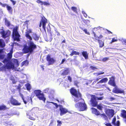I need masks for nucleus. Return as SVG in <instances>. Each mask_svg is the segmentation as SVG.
<instances>
[{
  "label": "nucleus",
  "mask_w": 126,
  "mask_h": 126,
  "mask_svg": "<svg viewBox=\"0 0 126 126\" xmlns=\"http://www.w3.org/2000/svg\"><path fill=\"white\" fill-rule=\"evenodd\" d=\"M71 94L74 96V102H76L80 100L82 102H79L75 104V107L79 110L80 111H83L87 109L86 105L84 101V99L82 98V95L79 91L74 88H71L70 90Z\"/></svg>",
  "instance_id": "obj_1"
},
{
  "label": "nucleus",
  "mask_w": 126,
  "mask_h": 126,
  "mask_svg": "<svg viewBox=\"0 0 126 126\" xmlns=\"http://www.w3.org/2000/svg\"><path fill=\"white\" fill-rule=\"evenodd\" d=\"M28 46L26 45L24 46L22 49L23 53H27L30 52L32 53L37 48V46L32 40H29L27 43Z\"/></svg>",
  "instance_id": "obj_2"
},
{
  "label": "nucleus",
  "mask_w": 126,
  "mask_h": 126,
  "mask_svg": "<svg viewBox=\"0 0 126 126\" xmlns=\"http://www.w3.org/2000/svg\"><path fill=\"white\" fill-rule=\"evenodd\" d=\"M13 53V50H11L10 52L7 54L6 58H4L2 62L4 64L7 63L9 65L8 66V67H11L12 68V69H13L14 67V65L11 61Z\"/></svg>",
  "instance_id": "obj_3"
},
{
  "label": "nucleus",
  "mask_w": 126,
  "mask_h": 126,
  "mask_svg": "<svg viewBox=\"0 0 126 126\" xmlns=\"http://www.w3.org/2000/svg\"><path fill=\"white\" fill-rule=\"evenodd\" d=\"M41 93V91L40 90H35L34 91V93L35 96L39 100H42L45 102L46 100V98L44 97L43 94Z\"/></svg>",
  "instance_id": "obj_4"
},
{
  "label": "nucleus",
  "mask_w": 126,
  "mask_h": 126,
  "mask_svg": "<svg viewBox=\"0 0 126 126\" xmlns=\"http://www.w3.org/2000/svg\"><path fill=\"white\" fill-rule=\"evenodd\" d=\"M37 112V109L33 108L27 113V116L30 120L34 121L35 120V113Z\"/></svg>",
  "instance_id": "obj_5"
},
{
  "label": "nucleus",
  "mask_w": 126,
  "mask_h": 126,
  "mask_svg": "<svg viewBox=\"0 0 126 126\" xmlns=\"http://www.w3.org/2000/svg\"><path fill=\"white\" fill-rule=\"evenodd\" d=\"M18 27H16L15 28H14L12 32V36L14 40L17 41H19L20 40L19 37L20 36L18 31Z\"/></svg>",
  "instance_id": "obj_6"
},
{
  "label": "nucleus",
  "mask_w": 126,
  "mask_h": 126,
  "mask_svg": "<svg viewBox=\"0 0 126 126\" xmlns=\"http://www.w3.org/2000/svg\"><path fill=\"white\" fill-rule=\"evenodd\" d=\"M93 33L95 39L99 43V47L100 48L102 47L104 45V41L100 40L99 39L102 38L103 37V36L100 34L98 37L96 35L94 32H93Z\"/></svg>",
  "instance_id": "obj_7"
},
{
  "label": "nucleus",
  "mask_w": 126,
  "mask_h": 126,
  "mask_svg": "<svg viewBox=\"0 0 126 126\" xmlns=\"http://www.w3.org/2000/svg\"><path fill=\"white\" fill-rule=\"evenodd\" d=\"M2 28H3L0 29V34L1 35V36L3 38L5 39L9 36L11 34V32L8 30L5 31L3 28L2 27Z\"/></svg>",
  "instance_id": "obj_8"
},
{
  "label": "nucleus",
  "mask_w": 126,
  "mask_h": 126,
  "mask_svg": "<svg viewBox=\"0 0 126 126\" xmlns=\"http://www.w3.org/2000/svg\"><path fill=\"white\" fill-rule=\"evenodd\" d=\"M46 23H47V19L44 16L42 17L39 25V27H41L42 25L43 29L44 31H45Z\"/></svg>",
  "instance_id": "obj_9"
},
{
  "label": "nucleus",
  "mask_w": 126,
  "mask_h": 126,
  "mask_svg": "<svg viewBox=\"0 0 126 126\" xmlns=\"http://www.w3.org/2000/svg\"><path fill=\"white\" fill-rule=\"evenodd\" d=\"M91 98L90 102L92 106L94 107H95L97 105L98 102L96 101V96L94 95H91Z\"/></svg>",
  "instance_id": "obj_10"
},
{
  "label": "nucleus",
  "mask_w": 126,
  "mask_h": 126,
  "mask_svg": "<svg viewBox=\"0 0 126 126\" xmlns=\"http://www.w3.org/2000/svg\"><path fill=\"white\" fill-rule=\"evenodd\" d=\"M46 59L49 65H53L56 62L55 60L53 58H51L50 55L49 54L47 55Z\"/></svg>",
  "instance_id": "obj_11"
},
{
  "label": "nucleus",
  "mask_w": 126,
  "mask_h": 126,
  "mask_svg": "<svg viewBox=\"0 0 126 126\" xmlns=\"http://www.w3.org/2000/svg\"><path fill=\"white\" fill-rule=\"evenodd\" d=\"M5 64H6L5 65H3L0 62V72H6L7 69H12V68L11 67H8V66L9 65L7 63Z\"/></svg>",
  "instance_id": "obj_12"
},
{
  "label": "nucleus",
  "mask_w": 126,
  "mask_h": 126,
  "mask_svg": "<svg viewBox=\"0 0 126 126\" xmlns=\"http://www.w3.org/2000/svg\"><path fill=\"white\" fill-rule=\"evenodd\" d=\"M109 79L110 80L108 82V84L111 86L115 87L116 85L114 77L113 76H112Z\"/></svg>",
  "instance_id": "obj_13"
},
{
  "label": "nucleus",
  "mask_w": 126,
  "mask_h": 126,
  "mask_svg": "<svg viewBox=\"0 0 126 126\" xmlns=\"http://www.w3.org/2000/svg\"><path fill=\"white\" fill-rule=\"evenodd\" d=\"M25 32V36L28 39H29L30 40H32V38L29 35V34L32 33V30L31 29H27L26 30Z\"/></svg>",
  "instance_id": "obj_14"
},
{
  "label": "nucleus",
  "mask_w": 126,
  "mask_h": 126,
  "mask_svg": "<svg viewBox=\"0 0 126 126\" xmlns=\"http://www.w3.org/2000/svg\"><path fill=\"white\" fill-rule=\"evenodd\" d=\"M61 75L64 76L67 75L70 73L69 69L68 68H66L62 70Z\"/></svg>",
  "instance_id": "obj_15"
},
{
  "label": "nucleus",
  "mask_w": 126,
  "mask_h": 126,
  "mask_svg": "<svg viewBox=\"0 0 126 126\" xmlns=\"http://www.w3.org/2000/svg\"><path fill=\"white\" fill-rule=\"evenodd\" d=\"M11 104L14 106L20 105L21 104L20 103L18 102V101L13 98H12L10 100Z\"/></svg>",
  "instance_id": "obj_16"
},
{
  "label": "nucleus",
  "mask_w": 126,
  "mask_h": 126,
  "mask_svg": "<svg viewBox=\"0 0 126 126\" xmlns=\"http://www.w3.org/2000/svg\"><path fill=\"white\" fill-rule=\"evenodd\" d=\"M59 110L60 111V116H62L68 112V111L67 109L62 107H60Z\"/></svg>",
  "instance_id": "obj_17"
},
{
  "label": "nucleus",
  "mask_w": 126,
  "mask_h": 126,
  "mask_svg": "<svg viewBox=\"0 0 126 126\" xmlns=\"http://www.w3.org/2000/svg\"><path fill=\"white\" fill-rule=\"evenodd\" d=\"M112 92L113 93L116 94H121L124 93V91L123 90H120L116 87L113 89Z\"/></svg>",
  "instance_id": "obj_18"
},
{
  "label": "nucleus",
  "mask_w": 126,
  "mask_h": 126,
  "mask_svg": "<svg viewBox=\"0 0 126 126\" xmlns=\"http://www.w3.org/2000/svg\"><path fill=\"white\" fill-rule=\"evenodd\" d=\"M121 116L124 119V122L126 124V111L125 110H122Z\"/></svg>",
  "instance_id": "obj_19"
},
{
  "label": "nucleus",
  "mask_w": 126,
  "mask_h": 126,
  "mask_svg": "<svg viewBox=\"0 0 126 126\" xmlns=\"http://www.w3.org/2000/svg\"><path fill=\"white\" fill-rule=\"evenodd\" d=\"M116 118L115 117L113 118L112 120V124L115 126H119L120 125L119 121V120L117 121L116 123Z\"/></svg>",
  "instance_id": "obj_20"
},
{
  "label": "nucleus",
  "mask_w": 126,
  "mask_h": 126,
  "mask_svg": "<svg viewBox=\"0 0 126 126\" xmlns=\"http://www.w3.org/2000/svg\"><path fill=\"white\" fill-rule=\"evenodd\" d=\"M36 2L38 4L40 3L41 5H44L46 6H49L50 5V3L46 1H42L40 0H37Z\"/></svg>",
  "instance_id": "obj_21"
},
{
  "label": "nucleus",
  "mask_w": 126,
  "mask_h": 126,
  "mask_svg": "<svg viewBox=\"0 0 126 126\" xmlns=\"http://www.w3.org/2000/svg\"><path fill=\"white\" fill-rule=\"evenodd\" d=\"M91 109L92 110V112L93 113L95 114L96 115H100L99 112L97 109L93 108H91Z\"/></svg>",
  "instance_id": "obj_22"
},
{
  "label": "nucleus",
  "mask_w": 126,
  "mask_h": 126,
  "mask_svg": "<svg viewBox=\"0 0 126 126\" xmlns=\"http://www.w3.org/2000/svg\"><path fill=\"white\" fill-rule=\"evenodd\" d=\"M108 79L107 78H104L101 79L100 80L98 81L97 83H106L108 81Z\"/></svg>",
  "instance_id": "obj_23"
},
{
  "label": "nucleus",
  "mask_w": 126,
  "mask_h": 126,
  "mask_svg": "<svg viewBox=\"0 0 126 126\" xmlns=\"http://www.w3.org/2000/svg\"><path fill=\"white\" fill-rule=\"evenodd\" d=\"M21 97L22 100H23V101L25 104H26L29 101L30 99V98L29 97H26L25 99H24L23 95H22Z\"/></svg>",
  "instance_id": "obj_24"
},
{
  "label": "nucleus",
  "mask_w": 126,
  "mask_h": 126,
  "mask_svg": "<svg viewBox=\"0 0 126 126\" xmlns=\"http://www.w3.org/2000/svg\"><path fill=\"white\" fill-rule=\"evenodd\" d=\"M8 109L4 104H2L0 105V110H5Z\"/></svg>",
  "instance_id": "obj_25"
},
{
  "label": "nucleus",
  "mask_w": 126,
  "mask_h": 126,
  "mask_svg": "<svg viewBox=\"0 0 126 126\" xmlns=\"http://www.w3.org/2000/svg\"><path fill=\"white\" fill-rule=\"evenodd\" d=\"M5 25L7 27H9L11 25L10 22L6 18H5Z\"/></svg>",
  "instance_id": "obj_26"
},
{
  "label": "nucleus",
  "mask_w": 126,
  "mask_h": 126,
  "mask_svg": "<svg viewBox=\"0 0 126 126\" xmlns=\"http://www.w3.org/2000/svg\"><path fill=\"white\" fill-rule=\"evenodd\" d=\"M49 102H48V103H47L45 105V107L49 109H51L52 108V105L49 103Z\"/></svg>",
  "instance_id": "obj_27"
},
{
  "label": "nucleus",
  "mask_w": 126,
  "mask_h": 126,
  "mask_svg": "<svg viewBox=\"0 0 126 126\" xmlns=\"http://www.w3.org/2000/svg\"><path fill=\"white\" fill-rule=\"evenodd\" d=\"M5 46V44L3 40L2 39H0V47H3Z\"/></svg>",
  "instance_id": "obj_28"
},
{
  "label": "nucleus",
  "mask_w": 126,
  "mask_h": 126,
  "mask_svg": "<svg viewBox=\"0 0 126 126\" xmlns=\"http://www.w3.org/2000/svg\"><path fill=\"white\" fill-rule=\"evenodd\" d=\"M6 8L7 9V10L11 14H12L13 11L12 8L11 6L8 5V6H7Z\"/></svg>",
  "instance_id": "obj_29"
},
{
  "label": "nucleus",
  "mask_w": 126,
  "mask_h": 126,
  "mask_svg": "<svg viewBox=\"0 0 126 126\" xmlns=\"http://www.w3.org/2000/svg\"><path fill=\"white\" fill-rule=\"evenodd\" d=\"M108 113L107 114L109 116H111L112 117L114 115V111L113 110H109L108 112Z\"/></svg>",
  "instance_id": "obj_30"
},
{
  "label": "nucleus",
  "mask_w": 126,
  "mask_h": 126,
  "mask_svg": "<svg viewBox=\"0 0 126 126\" xmlns=\"http://www.w3.org/2000/svg\"><path fill=\"white\" fill-rule=\"evenodd\" d=\"M21 64L22 66L23 65L27 66L29 64V61L27 60H25Z\"/></svg>",
  "instance_id": "obj_31"
},
{
  "label": "nucleus",
  "mask_w": 126,
  "mask_h": 126,
  "mask_svg": "<svg viewBox=\"0 0 126 126\" xmlns=\"http://www.w3.org/2000/svg\"><path fill=\"white\" fill-rule=\"evenodd\" d=\"M40 36L38 35L36 33L34 34L33 38L34 39L35 41H38L39 39Z\"/></svg>",
  "instance_id": "obj_32"
},
{
  "label": "nucleus",
  "mask_w": 126,
  "mask_h": 126,
  "mask_svg": "<svg viewBox=\"0 0 126 126\" xmlns=\"http://www.w3.org/2000/svg\"><path fill=\"white\" fill-rule=\"evenodd\" d=\"M27 89L30 91L31 89V87L30 84L29 83H27L25 85Z\"/></svg>",
  "instance_id": "obj_33"
},
{
  "label": "nucleus",
  "mask_w": 126,
  "mask_h": 126,
  "mask_svg": "<svg viewBox=\"0 0 126 126\" xmlns=\"http://www.w3.org/2000/svg\"><path fill=\"white\" fill-rule=\"evenodd\" d=\"M97 108L99 110H102L103 108V107L101 106V104H100L99 105L97 104V105L96 106Z\"/></svg>",
  "instance_id": "obj_34"
},
{
  "label": "nucleus",
  "mask_w": 126,
  "mask_h": 126,
  "mask_svg": "<svg viewBox=\"0 0 126 126\" xmlns=\"http://www.w3.org/2000/svg\"><path fill=\"white\" fill-rule=\"evenodd\" d=\"M82 55L86 59H87V52L83 51L82 52Z\"/></svg>",
  "instance_id": "obj_35"
},
{
  "label": "nucleus",
  "mask_w": 126,
  "mask_h": 126,
  "mask_svg": "<svg viewBox=\"0 0 126 126\" xmlns=\"http://www.w3.org/2000/svg\"><path fill=\"white\" fill-rule=\"evenodd\" d=\"M79 83V82L77 80H75L74 81V84L77 87H78V84Z\"/></svg>",
  "instance_id": "obj_36"
},
{
  "label": "nucleus",
  "mask_w": 126,
  "mask_h": 126,
  "mask_svg": "<svg viewBox=\"0 0 126 126\" xmlns=\"http://www.w3.org/2000/svg\"><path fill=\"white\" fill-rule=\"evenodd\" d=\"M71 9L74 12L77 13V8L76 7L73 6L71 8Z\"/></svg>",
  "instance_id": "obj_37"
},
{
  "label": "nucleus",
  "mask_w": 126,
  "mask_h": 126,
  "mask_svg": "<svg viewBox=\"0 0 126 126\" xmlns=\"http://www.w3.org/2000/svg\"><path fill=\"white\" fill-rule=\"evenodd\" d=\"M104 73V72H101L100 73H94V75H96V76H98L100 75L103 74Z\"/></svg>",
  "instance_id": "obj_38"
},
{
  "label": "nucleus",
  "mask_w": 126,
  "mask_h": 126,
  "mask_svg": "<svg viewBox=\"0 0 126 126\" xmlns=\"http://www.w3.org/2000/svg\"><path fill=\"white\" fill-rule=\"evenodd\" d=\"M5 56V55L4 54H0V60H2L3 59V60L4 59Z\"/></svg>",
  "instance_id": "obj_39"
},
{
  "label": "nucleus",
  "mask_w": 126,
  "mask_h": 126,
  "mask_svg": "<svg viewBox=\"0 0 126 126\" xmlns=\"http://www.w3.org/2000/svg\"><path fill=\"white\" fill-rule=\"evenodd\" d=\"M100 114L101 117H102L104 118L105 119H106L107 118V117L106 115L104 113H103Z\"/></svg>",
  "instance_id": "obj_40"
},
{
  "label": "nucleus",
  "mask_w": 126,
  "mask_h": 126,
  "mask_svg": "<svg viewBox=\"0 0 126 126\" xmlns=\"http://www.w3.org/2000/svg\"><path fill=\"white\" fill-rule=\"evenodd\" d=\"M49 103H52L53 105H55V106L56 107V108H57L58 107V105L56 103L53 102H48Z\"/></svg>",
  "instance_id": "obj_41"
},
{
  "label": "nucleus",
  "mask_w": 126,
  "mask_h": 126,
  "mask_svg": "<svg viewBox=\"0 0 126 126\" xmlns=\"http://www.w3.org/2000/svg\"><path fill=\"white\" fill-rule=\"evenodd\" d=\"M73 52L74 53V55H79V52H77L74 50H73Z\"/></svg>",
  "instance_id": "obj_42"
},
{
  "label": "nucleus",
  "mask_w": 126,
  "mask_h": 126,
  "mask_svg": "<svg viewBox=\"0 0 126 126\" xmlns=\"http://www.w3.org/2000/svg\"><path fill=\"white\" fill-rule=\"evenodd\" d=\"M57 122L58 123L57 125V126H61V125L62 124V122L61 121L58 120L57 121Z\"/></svg>",
  "instance_id": "obj_43"
},
{
  "label": "nucleus",
  "mask_w": 126,
  "mask_h": 126,
  "mask_svg": "<svg viewBox=\"0 0 126 126\" xmlns=\"http://www.w3.org/2000/svg\"><path fill=\"white\" fill-rule=\"evenodd\" d=\"M117 41V39H116L114 37L112 39V40L111 41L110 43H112Z\"/></svg>",
  "instance_id": "obj_44"
},
{
  "label": "nucleus",
  "mask_w": 126,
  "mask_h": 126,
  "mask_svg": "<svg viewBox=\"0 0 126 126\" xmlns=\"http://www.w3.org/2000/svg\"><path fill=\"white\" fill-rule=\"evenodd\" d=\"M109 59V57H104L102 59V61L103 62H105Z\"/></svg>",
  "instance_id": "obj_45"
},
{
  "label": "nucleus",
  "mask_w": 126,
  "mask_h": 126,
  "mask_svg": "<svg viewBox=\"0 0 126 126\" xmlns=\"http://www.w3.org/2000/svg\"><path fill=\"white\" fill-rule=\"evenodd\" d=\"M0 5H1L2 7H5L6 6L7 7V6H8V5H7L6 4H2L1 2H0Z\"/></svg>",
  "instance_id": "obj_46"
},
{
  "label": "nucleus",
  "mask_w": 126,
  "mask_h": 126,
  "mask_svg": "<svg viewBox=\"0 0 126 126\" xmlns=\"http://www.w3.org/2000/svg\"><path fill=\"white\" fill-rule=\"evenodd\" d=\"M11 80L12 81L13 84H15L16 83V82L14 78H11Z\"/></svg>",
  "instance_id": "obj_47"
},
{
  "label": "nucleus",
  "mask_w": 126,
  "mask_h": 126,
  "mask_svg": "<svg viewBox=\"0 0 126 126\" xmlns=\"http://www.w3.org/2000/svg\"><path fill=\"white\" fill-rule=\"evenodd\" d=\"M68 79L70 82H71L72 81L71 78L70 76H68Z\"/></svg>",
  "instance_id": "obj_48"
},
{
  "label": "nucleus",
  "mask_w": 126,
  "mask_h": 126,
  "mask_svg": "<svg viewBox=\"0 0 126 126\" xmlns=\"http://www.w3.org/2000/svg\"><path fill=\"white\" fill-rule=\"evenodd\" d=\"M103 97H96V99L97 100H101L103 99Z\"/></svg>",
  "instance_id": "obj_49"
},
{
  "label": "nucleus",
  "mask_w": 126,
  "mask_h": 126,
  "mask_svg": "<svg viewBox=\"0 0 126 126\" xmlns=\"http://www.w3.org/2000/svg\"><path fill=\"white\" fill-rule=\"evenodd\" d=\"M110 101H112L115 100V98L113 97H110L109 98Z\"/></svg>",
  "instance_id": "obj_50"
},
{
  "label": "nucleus",
  "mask_w": 126,
  "mask_h": 126,
  "mask_svg": "<svg viewBox=\"0 0 126 126\" xmlns=\"http://www.w3.org/2000/svg\"><path fill=\"white\" fill-rule=\"evenodd\" d=\"M10 0L12 2L13 4V5H14L16 3V1H14L13 0Z\"/></svg>",
  "instance_id": "obj_51"
},
{
  "label": "nucleus",
  "mask_w": 126,
  "mask_h": 126,
  "mask_svg": "<svg viewBox=\"0 0 126 126\" xmlns=\"http://www.w3.org/2000/svg\"><path fill=\"white\" fill-rule=\"evenodd\" d=\"M21 86H20V85L19 84L17 88L16 89H18L19 90V91H20L21 90Z\"/></svg>",
  "instance_id": "obj_52"
},
{
  "label": "nucleus",
  "mask_w": 126,
  "mask_h": 126,
  "mask_svg": "<svg viewBox=\"0 0 126 126\" xmlns=\"http://www.w3.org/2000/svg\"><path fill=\"white\" fill-rule=\"evenodd\" d=\"M65 60H66V59H63L62 60V61H61V63L60 64H63V63H64V62L65 61Z\"/></svg>",
  "instance_id": "obj_53"
},
{
  "label": "nucleus",
  "mask_w": 126,
  "mask_h": 126,
  "mask_svg": "<svg viewBox=\"0 0 126 126\" xmlns=\"http://www.w3.org/2000/svg\"><path fill=\"white\" fill-rule=\"evenodd\" d=\"M90 67L91 68V69L92 70H95V69H97V68L96 67L92 66H91Z\"/></svg>",
  "instance_id": "obj_54"
},
{
  "label": "nucleus",
  "mask_w": 126,
  "mask_h": 126,
  "mask_svg": "<svg viewBox=\"0 0 126 126\" xmlns=\"http://www.w3.org/2000/svg\"><path fill=\"white\" fill-rule=\"evenodd\" d=\"M106 126H112L110 123H107L105 124Z\"/></svg>",
  "instance_id": "obj_55"
},
{
  "label": "nucleus",
  "mask_w": 126,
  "mask_h": 126,
  "mask_svg": "<svg viewBox=\"0 0 126 126\" xmlns=\"http://www.w3.org/2000/svg\"><path fill=\"white\" fill-rule=\"evenodd\" d=\"M122 43L126 45V40H124L122 41Z\"/></svg>",
  "instance_id": "obj_56"
},
{
  "label": "nucleus",
  "mask_w": 126,
  "mask_h": 126,
  "mask_svg": "<svg viewBox=\"0 0 126 126\" xmlns=\"http://www.w3.org/2000/svg\"><path fill=\"white\" fill-rule=\"evenodd\" d=\"M56 32L57 33V36H59L60 35V34L59 32L56 31Z\"/></svg>",
  "instance_id": "obj_57"
},
{
  "label": "nucleus",
  "mask_w": 126,
  "mask_h": 126,
  "mask_svg": "<svg viewBox=\"0 0 126 126\" xmlns=\"http://www.w3.org/2000/svg\"><path fill=\"white\" fill-rule=\"evenodd\" d=\"M50 36H51V37L50 38V41H51L52 39V34L50 33Z\"/></svg>",
  "instance_id": "obj_58"
},
{
  "label": "nucleus",
  "mask_w": 126,
  "mask_h": 126,
  "mask_svg": "<svg viewBox=\"0 0 126 126\" xmlns=\"http://www.w3.org/2000/svg\"><path fill=\"white\" fill-rule=\"evenodd\" d=\"M3 52V49H0V53H2Z\"/></svg>",
  "instance_id": "obj_59"
},
{
  "label": "nucleus",
  "mask_w": 126,
  "mask_h": 126,
  "mask_svg": "<svg viewBox=\"0 0 126 126\" xmlns=\"http://www.w3.org/2000/svg\"><path fill=\"white\" fill-rule=\"evenodd\" d=\"M74 55V53H73V51H72V53H71L70 54V55L71 56H73Z\"/></svg>",
  "instance_id": "obj_60"
},
{
  "label": "nucleus",
  "mask_w": 126,
  "mask_h": 126,
  "mask_svg": "<svg viewBox=\"0 0 126 126\" xmlns=\"http://www.w3.org/2000/svg\"><path fill=\"white\" fill-rule=\"evenodd\" d=\"M41 67L42 68V69L43 70H44V68L43 67H44V65H41Z\"/></svg>",
  "instance_id": "obj_61"
},
{
  "label": "nucleus",
  "mask_w": 126,
  "mask_h": 126,
  "mask_svg": "<svg viewBox=\"0 0 126 126\" xmlns=\"http://www.w3.org/2000/svg\"><path fill=\"white\" fill-rule=\"evenodd\" d=\"M103 77V76H100L98 77V78L101 79Z\"/></svg>",
  "instance_id": "obj_62"
},
{
  "label": "nucleus",
  "mask_w": 126,
  "mask_h": 126,
  "mask_svg": "<svg viewBox=\"0 0 126 126\" xmlns=\"http://www.w3.org/2000/svg\"><path fill=\"white\" fill-rule=\"evenodd\" d=\"M83 31L85 32L86 34H87V30L85 29L83 30Z\"/></svg>",
  "instance_id": "obj_63"
},
{
  "label": "nucleus",
  "mask_w": 126,
  "mask_h": 126,
  "mask_svg": "<svg viewBox=\"0 0 126 126\" xmlns=\"http://www.w3.org/2000/svg\"><path fill=\"white\" fill-rule=\"evenodd\" d=\"M83 15L85 17H87V14L86 13H85V14Z\"/></svg>",
  "instance_id": "obj_64"
}]
</instances>
